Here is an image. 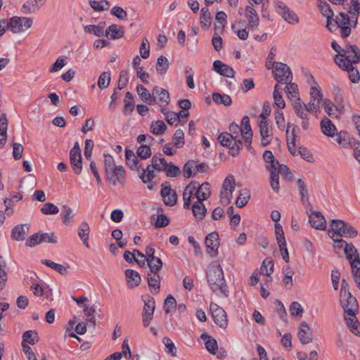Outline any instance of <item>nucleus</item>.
I'll list each match as a JSON object with an SVG mask.
<instances>
[{
  "mask_svg": "<svg viewBox=\"0 0 360 360\" xmlns=\"http://www.w3.org/2000/svg\"><path fill=\"white\" fill-rule=\"evenodd\" d=\"M335 135L337 136L336 141L340 147L345 148L349 146V140L347 131H340L339 133L337 132Z\"/></svg>",
  "mask_w": 360,
  "mask_h": 360,
  "instance_id": "59",
  "label": "nucleus"
},
{
  "mask_svg": "<svg viewBox=\"0 0 360 360\" xmlns=\"http://www.w3.org/2000/svg\"><path fill=\"white\" fill-rule=\"evenodd\" d=\"M220 144L229 148V154L236 156L243 147V142L240 139H236L233 134L227 132L220 134L217 138Z\"/></svg>",
  "mask_w": 360,
  "mask_h": 360,
  "instance_id": "7",
  "label": "nucleus"
},
{
  "mask_svg": "<svg viewBox=\"0 0 360 360\" xmlns=\"http://www.w3.org/2000/svg\"><path fill=\"white\" fill-rule=\"evenodd\" d=\"M283 273L284 275V278L283 280V283L285 285H289L290 286L292 285V276L294 274V271L290 266H285L283 268Z\"/></svg>",
  "mask_w": 360,
  "mask_h": 360,
  "instance_id": "61",
  "label": "nucleus"
},
{
  "mask_svg": "<svg viewBox=\"0 0 360 360\" xmlns=\"http://www.w3.org/2000/svg\"><path fill=\"white\" fill-rule=\"evenodd\" d=\"M39 341L38 333L34 330H27L22 334V342L34 345Z\"/></svg>",
  "mask_w": 360,
  "mask_h": 360,
  "instance_id": "49",
  "label": "nucleus"
},
{
  "mask_svg": "<svg viewBox=\"0 0 360 360\" xmlns=\"http://www.w3.org/2000/svg\"><path fill=\"white\" fill-rule=\"evenodd\" d=\"M321 131L327 136L333 137L337 134V128L328 118H324L320 123Z\"/></svg>",
  "mask_w": 360,
  "mask_h": 360,
  "instance_id": "30",
  "label": "nucleus"
},
{
  "mask_svg": "<svg viewBox=\"0 0 360 360\" xmlns=\"http://www.w3.org/2000/svg\"><path fill=\"white\" fill-rule=\"evenodd\" d=\"M235 187V177L233 174H229L224 180L220 191V201L223 205H228L231 202Z\"/></svg>",
  "mask_w": 360,
  "mask_h": 360,
  "instance_id": "8",
  "label": "nucleus"
},
{
  "mask_svg": "<svg viewBox=\"0 0 360 360\" xmlns=\"http://www.w3.org/2000/svg\"><path fill=\"white\" fill-rule=\"evenodd\" d=\"M127 284L130 288H134L139 285L141 282V276L139 274L132 269H127L125 271Z\"/></svg>",
  "mask_w": 360,
  "mask_h": 360,
  "instance_id": "33",
  "label": "nucleus"
},
{
  "mask_svg": "<svg viewBox=\"0 0 360 360\" xmlns=\"http://www.w3.org/2000/svg\"><path fill=\"white\" fill-rule=\"evenodd\" d=\"M240 132L242 138L244 140L245 146L248 150L252 149V130L250 124V119L248 116H244L242 118Z\"/></svg>",
  "mask_w": 360,
  "mask_h": 360,
  "instance_id": "17",
  "label": "nucleus"
},
{
  "mask_svg": "<svg viewBox=\"0 0 360 360\" xmlns=\"http://www.w3.org/2000/svg\"><path fill=\"white\" fill-rule=\"evenodd\" d=\"M344 252L350 264L353 261H360L359 253L352 243H345Z\"/></svg>",
  "mask_w": 360,
  "mask_h": 360,
  "instance_id": "35",
  "label": "nucleus"
},
{
  "mask_svg": "<svg viewBox=\"0 0 360 360\" xmlns=\"http://www.w3.org/2000/svg\"><path fill=\"white\" fill-rule=\"evenodd\" d=\"M151 163L153 165V168L159 171L165 170V167L167 164L165 159L161 157V155L160 156L154 155L153 157L152 158Z\"/></svg>",
  "mask_w": 360,
  "mask_h": 360,
  "instance_id": "56",
  "label": "nucleus"
},
{
  "mask_svg": "<svg viewBox=\"0 0 360 360\" xmlns=\"http://www.w3.org/2000/svg\"><path fill=\"white\" fill-rule=\"evenodd\" d=\"M136 91L140 96L141 99L148 103V105H151V101H152V93H149L148 91L146 89V87H144L141 84H139L136 86Z\"/></svg>",
  "mask_w": 360,
  "mask_h": 360,
  "instance_id": "51",
  "label": "nucleus"
},
{
  "mask_svg": "<svg viewBox=\"0 0 360 360\" xmlns=\"http://www.w3.org/2000/svg\"><path fill=\"white\" fill-rule=\"evenodd\" d=\"M125 157L127 164L131 169L137 170L139 169L140 165L138 158L132 150L130 149H126Z\"/></svg>",
  "mask_w": 360,
  "mask_h": 360,
  "instance_id": "38",
  "label": "nucleus"
},
{
  "mask_svg": "<svg viewBox=\"0 0 360 360\" xmlns=\"http://www.w3.org/2000/svg\"><path fill=\"white\" fill-rule=\"evenodd\" d=\"M201 338L205 340V347L207 351L212 354H216L218 349L216 340L205 333L202 334Z\"/></svg>",
  "mask_w": 360,
  "mask_h": 360,
  "instance_id": "44",
  "label": "nucleus"
},
{
  "mask_svg": "<svg viewBox=\"0 0 360 360\" xmlns=\"http://www.w3.org/2000/svg\"><path fill=\"white\" fill-rule=\"evenodd\" d=\"M70 160L75 174H79L82 169L81 150L78 142L74 143L73 148L70 151Z\"/></svg>",
  "mask_w": 360,
  "mask_h": 360,
  "instance_id": "18",
  "label": "nucleus"
},
{
  "mask_svg": "<svg viewBox=\"0 0 360 360\" xmlns=\"http://www.w3.org/2000/svg\"><path fill=\"white\" fill-rule=\"evenodd\" d=\"M195 191L197 200L205 201L209 198L211 195L210 183L204 182L198 186V183L195 182Z\"/></svg>",
  "mask_w": 360,
  "mask_h": 360,
  "instance_id": "26",
  "label": "nucleus"
},
{
  "mask_svg": "<svg viewBox=\"0 0 360 360\" xmlns=\"http://www.w3.org/2000/svg\"><path fill=\"white\" fill-rule=\"evenodd\" d=\"M263 158L266 162L269 163L270 165L269 167V170L273 169H277V165H278V162L275 159L272 152L271 150H266L264 151L263 154Z\"/></svg>",
  "mask_w": 360,
  "mask_h": 360,
  "instance_id": "58",
  "label": "nucleus"
},
{
  "mask_svg": "<svg viewBox=\"0 0 360 360\" xmlns=\"http://www.w3.org/2000/svg\"><path fill=\"white\" fill-rule=\"evenodd\" d=\"M104 34L109 39H118L123 37L124 31L121 26L113 24L104 31Z\"/></svg>",
  "mask_w": 360,
  "mask_h": 360,
  "instance_id": "29",
  "label": "nucleus"
},
{
  "mask_svg": "<svg viewBox=\"0 0 360 360\" xmlns=\"http://www.w3.org/2000/svg\"><path fill=\"white\" fill-rule=\"evenodd\" d=\"M320 12L327 18L326 27L330 32H335V25H333L332 18L333 12L329 4L325 1H320L318 5Z\"/></svg>",
  "mask_w": 360,
  "mask_h": 360,
  "instance_id": "23",
  "label": "nucleus"
},
{
  "mask_svg": "<svg viewBox=\"0 0 360 360\" xmlns=\"http://www.w3.org/2000/svg\"><path fill=\"white\" fill-rule=\"evenodd\" d=\"M169 61L165 56H160L157 60L156 70L160 75H164L169 68Z\"/></svg>",
  "mask_w": 360,
  "mask_h": 360,
  "instance_id": "53",
  "label": "nucleus"
},
{
  "mask_svg": "<svg viewBox=\"0 0 360 360\" xmlns=\"http://www.w3.org/2000/svg\"><path fill=\"white\" fill-rule=\"evenodd\" d=\"M212 100L217 104H223L225 106H229L232 103V99L230 96L227 94H221L217 92H214L212 95Z\"/></svg>",
  "mask_w": 360,
  "mask_h": 360,
  "instance_id": "46",
  "label": "nucleus"
},
{
  "mask_svg": "<svg viewBox=\"0 0 360 360\" xmlns=\"http://www.w3.org/2000/svg\"><path fill=\"white\" fill-rule=\"evenodd\" d=\"M340 302L345 313L344 319L347 326L353 334L360 336V331L358 329L359 322L356 317L358 311V302L356 297L352 294H349V295L341 297Z\"/></svg>",
  "mask_w": 360,
  "mask_h": 360,
  "instance_id": "2",
  "label": "nucleus"
},
{
  "mask_svg": "<svg viewBox=\"0 0 360 360\" xmlns=\"http://www.w3.org/2000/svg\"><path fill=\"white\" fill-rule=\"evenodd\" d=\"M330 228L328 233L330 232V235L334 234L335 237L338 236V237L353 238L357 235V231L342 220H332Z\"/></svg>",
  "mask_w": 360,
  "mask_h": 360,
  "instance_id": "4",
  "label": "nucleus"
},
{
  "mask_svg": "<svg viewBox=\"0 0 360 360\" xmlns=\"http://www.w3.org/2000/svg\"><path fill=\"white\" fill-rule=\"evenodd\" d=\"M259 127V134L261 136V144L262 146H267L273 139V129L270 126V122H258Z\"/></svg>",
  "mask_w": 360,
  "mask_h": 360,
  "instance_id": "20",
  "label": "nucleus"
},
{
  "mask_svg": "<svg viewBox=\"0 0 360 360\" xmlns=\"http://www.w3.org/2000/svg\"><path fill=\"white\" fill-rule=\"evenodd\" d=\"M146 261L148 263L150 272H158L162 269V262L159 257H152L146 258Z\"/></svg>",
  "mask_w": 360,
  "mask_h": 360,
  "instance_id": "52",
  "label": "nucleus"
},
{
  "mask_svg": "<svg viewBox=\"0 0 360 360\" xmlns=\"http://www.w3.org/2000/svg\"><path fill=\"white\" fill-rule=\"evenodd\" d=\"M285 84H287L285 86V92L287 94L288 98H290V99L294 98L295 101H297V99H300L299 97V91H298L297 85L291 82H289Z\"/></svg>",
  "mask_w": 360,
  "mask_h": 360,
  "instance_id": "47",
  "label": "nucleus"
},
{
  "mask_svg": "<svg viewBox=\"0 0 360 360\" xmlns=\"http://www.w3.org/2000/svg\"><path fill=\"white\" fill-rule=\"evenodd\" d=\"M342 53L336 55L335 63L340 68H352V65L360 61V50L356 46H346L342 50Z\"/></svg>",
  "mask_w": 360,
  "mask_h": 360,
  "instance_id": "3",
  "label": "nucleus"
},
{
  "mask_svg": "<svg viewBox=\"0 0 360 360\" xmlns=\"http://www.w3.org/2000/svg\"><path fill=\"white\" fill-rule=\"evenodd\" d=\"M205 246L207 252L211 257H215L219 246V238L217 232L209 233L205 238Z\"/></svg>",
  "mask_w": 360,
  "mask_h": 360,
  "instance_id": "21",
  "label": "nucleus"
},
{
  "mask_svg": "<svg viewBox=\"0 0 360 360\" xmlns=\"http://www.w3.org/2000/svg\"><path fill=\"white\" fill-rule=\"evenodd\" d=\"M276 11L289 24L295 25L299 22L297 15L282 1H276L274 4Z\"/></svg>",
  "mask_w": 360,
  "mask_h": 360,
  "instance_id": "13",
  "label": "nucleus"
},
{
  "mask_svg": "<svg viewBox=\"0 0 360 360\" xmlns=\"http://www.w3.org/2000/svg\"><path fill=\"white\" fill-rule=\"evenodd\" d=\"M281 89L279 88L278 84H276L273 93V97L275 105L279 108L283 109L285 107V102L281 94Z\"/></svg>",
  "mask_w": 360,
  "mask_h": 360,
  "instance_id": "50",
  "label": "nucleus"
},
{
  "mask_svg": "<svg viewBox=\"0 0 360 360\" xmlns=\"http://www.w3.org/2000/svg\"><path fill=\"white\" fill-rule=\"evenodd\" d=\"M174 145L176 148H181L184 144V133L183 130L179 129L175 131L173 135Z\"/></svg>",
  "mask_w": 360,
  "mask_h": 360,
  "instance_id": "63",
  "label": "nucleus"
},
{
  "mask_svg": "<svg viewBox=\"0 0 360 360\" xmlns=\"http://www.w3.org/2000/svg\"><path fill=\"white\" fill-rule=\"evenodd\" d=\"M110 82V74L108 72H102L98 79V86L100 89H106Z\"/></svg>",
  "mask_w": 360,
  "mask_h": 360,
  "instance_id": "60",
  "label": "nucleus"
},
{
  "mask_svg": "<svg viewBox=\"0 0 360 360\" xmlns=\"http://www.w3.org/2000/svg\"><path fill=\"white\" fill-rule=\"evenodd\" d=\"M160 195L162 200L167 206H174L177 202V195L175 191L172 190L168 182L162 184Z\"/></svg>",
  "mask_w": 360,
  "mask_h": 360,
  "instance_id": "19",
  "label": "nucleus"
},
{
  "mask_svg": "<svg viewBox=\"0 0 360 360\" xmlns=\"http://www.w3.org/2000/svg\"><path fill=\"white\" fill-rule=\"evenodd\" d=\"M246 18L250 27H257L259 25V17L256 11L251 6L245 7Z\"/></svg>",
  "mask_w": 360,
  "mask_h": 360,
  "instance_id": "34",
  "label": "nucleus"
},
{
  "mask_svg": "<svg viewBox=\"0 0 360 360\" xmlns=\"http://www.w3.org/2000/svg\"><path fill=\"white\" fill-rule=\"evenodd\" d=\"M270 186L274 192L278 193L280 190L278 172L277 169H273L270 170Z\"/></svg>",
  "mask_w": 360,
  "mask_h": 360,
  "instance_id": "55",
  "label": "nucleus"
},
{
  "mask_svg": "<svg viewBox=\"0 0 360 360\" xmlns=\"http://www.w3.org/2000/svg\"><path fill=\"white\" fill-rule=\"evenodd\" d=\"M293 110L298 118L300 120V125L304 130L309 128V113L315 112V110H311L309 105L301 101V99H297L293 102Z\"/></svg>",
  "mask_w": 360,
  "mask_h": 360,
  "instance_id": "5",
  "label": "nucleus"
},
{
  "mask_svg": "<svg viewBox=\"0 0 360 360\" xmlns=\"http://www.w3.org/2000/svg\"><path fill=\"white\" fill-rule=\"evenodd\" d=\"M274 271V262L271 259H264L260 267V274L268 277L266 281H270V276Z\"/></svg>",
  "mask_w": 360,
  "mask_h": 360,
  "instance_id": "48",
  "label": "nucleus"
},
{
  "mask_svg": "<svg viewBox=\"0 0 360 360\" xmlns=\"http://www.w3.org/2000/svg\"><path fill=\"white\" fill-rule=\"evenodd\" d=\"M60 216L65 225L69 226L73 222L75 214L69 206L65 205L62 207Z\"/></svg>",
  "mask_w": 360,
  "mask_h": 360,
  "instance_id": "41",
  "label": "nucleus"
},
{
  "mask_svg": "<svg viewBox=\"0 0 360 360\" xmlns=\"http://www.w3.org/2000/svg\"><path fill=\"white\" fill-rule=\"evenodd\" d=\"M309 221L315 229L323 231L326 229V220L319 212H312L309 215Z\"/></svg>",
  "mask_w": 360,
  "mask_h": 360,
  "instance_id": "22",
  "label": "nucleus"
},
{
  "mask_svg": "<svg viewBox=\"0 0 360 360\" xmlns=\"http://www.w3.org/2000/svg\"><path fill=\"white\" fill-rule=\"evenodd\" d=\"M210 309L214 323L221 328H226L228 326V319L226 311L218 304L211 302Z\"/></svg>",
  "mask_w": 360,
  "mask_h": 360,
  "instance_id": "15",
  "label": "nucleus"
},
{
  "mask_svg": "<svg viewBox=\"0 0 360 360\" xmlns=\"http://www.w3.org/2000/svg\"><path fill=\"white\" fill-rule=\"evenodd\" d=\"M148 284L153 293L159 292L160 287V278L158 272H150L148 274Z\"/></svg>",
  "mask_w": 360,
  "mask_h": 360,
  "instance_id": "32",
  "label": "nucleus"
},
{
  "mask_svg": "<svg viewBox=\"0 0 360 360\" xmlns=\"http://www.w3.org/2000/svg\"><path fill=\"white\" fill-rule=\"evenodd\" d=\"M195 182H191L187 185L183 192L184 207L188 209L193 199L195 198Z\"/></svg>",
  "mask_w": 360,
  "mask_h": 360,
  "instance_id": "28",
  "label": "nucleus"
},
{
  "mask_svg": "<svg viewBox=\"0 0 360 360\" xmlns=\"http://www.w3.org/2000/svg\"><path fill=\"white\" fill-rule=\"evenodd\" d=\"M333 25H335V31L338 29L340 30V36L345 38L351 34L350 20L348 15L345 13H340L336 15L335 19L332 18Z\"/></svg>",
  "mask_w": 360,
  "mask_h": 360,
  "instance_id": "12",
  "label": "nucleus"
},
{
  "mask_svg": "<svg viewBox=\"0 0 360 360\" xmlns=\"http://www.w3.org/2000/svg\"><path fill=\"white\" fill-rule=\"evenodd\" d=\"M167 125L163 121H153L150 126V131L154 135H161L167 130Z\"/></svg>",
  "mask_w": 360,
  "mask_h": 360,
  "instance_id": "43",
  "label": "nucleus"
},
{
  "mask_svg": "<svg viewBox=\"0 0 360 360\" xmlns=\"http://www.w3.org/2000/svg\"><path fill=\"white\" fill-rule=\"evenodd\" d=\"M349 12L355 15L353 26L355 27L357 23V15L360 14V0H351Z\"/></svg>",
  "mask_w": 360,
  "mask_h": 360,
  "instance_id": "64",
  "label": "nucleus"
},
{
  "mask_svg": "<svg viewBox=\"0 0 360 360\" xmlns=\"http://www.w3.org/2000/svg\"><path fill=\"white\" fill-rule=\"evenodd\" d=\"M41 264L51 268L52 269L56 271L62 275H65L68 273V269L69 268V265L66 264L65 266L56 263L49 259H41Z\"/></svg>",
  "mask_w": 360,
  "mask_h": 360,
  "instance_id": "40",
  "label": "nucleus"
},
{
  "mask_svg": "<svg viewBox=\"0 0 360 360\" xmlns=\"http://www.w3.org/2000/svg\"><path fill=\"white\" fill-rule=\"evenodd\" d=\"M350 266L354 282L360 290V261H353Z\"/></svg>",
  "mask_w": 360,
  "mask_h": 360,
  "instance_id": "54",
  "label": "nucleus"
},
{
  "mask_svg": "<svg viewBox=\"0 0 360 360\" xmlns=\"http://www.w3.org/2000/svg\"><path fill=\"white\" fill-rule=\"evenodd\" d=\"M105 22L98 25H88L84 27L86 33L92 34L96 37H101L104 34Z\"/></svg>",
  "mask_w": 360,
  "mask_h": 360,
  "instance_id": "39",
  "label": "nucleus"
},
{
  "mask_svg": "<svg viewBox=\"0 0 360 360\" xmlns=\"http://www.w3.org/2000/svg\"><path fill=\"white\" fill-rule=\"evenodd\" d=\"M250 198V192L247 188L241 189L239 191V195L236 199V205L238 207H243L245 206Z\"/></svg>",
  "mask_w": 360,
  "mask_h": 360,
  "instance_id": "42",
  "label": "nucleus"
},
{
  "mask_svg": "<svg viewBox=\"0 0 360 360\" xmlns=\"http://www.w3.org/2000/svg\"><path fill=\"white\" fill-rule=\"evenodd\" d=\"M207 278L213 292L217 295L228 297L229 290L225 282L224 271L217 261L212 262L210 264L207 273Z\"/></svg>",
  "mask_w": 360,
  "mask_h": 360,
  "instance_id": "1",
  "label": "nucleus"
},
{
  "mask_svg": "<svg viewBox=\"0 0 360 360\" xmlns=\"http://www.w3.org/2000/svg\"><path fill=\"white\" fill-rule=\"evenodd\" d=\"M191 209L193 215L200 219L204 217L207 212V209L202 201L197 200V202L192 205Z\"/></svg>",
  "mask_w": 360,
  "mask_h": 360,
  "instance_id": "45",
  "label": "nucleus"
},
{
  "mask_svg": "<svg viewBox=\"0 0 360 360\" xmlns=\"http://www.w3.org/2000/svg\"><path fill=\"white\" fill-rule=\"evenodd\" d=\"M169 102L170 96L167 89L158 86L153 87L151 105L157 104L159 106H167Z\"/></svg>",
  "mask_w": 360,
  "mask_h": 360,
  "instance_id": "14",
  "label": "nucleus"
},
{
  "mask_svg": "<svg viewBox=\"0 0 360 360\" xmlns=\"http://www.w3.org/2000/svg\"><path fill=\"white\" fill-rule=\"evenodd\" d=\"M144 306L142 311V323L145 328H147L153 318V314L155 309V302L153 297L146 295L141 297Z\"/></svg>",
  "mask_w": 360,
  "mask_h": 360,
  "instance_id": "9",
  "label": "nucleus"
},
{
  "mask_svg": "<svg viewBox=\"0 0 360 360\" xmlns=\"http://www.w3.org/2000/svg\"><path fill=\"white\" fill-rule=\"evenodd\" d=\"M154 169H155L153 168V165H148L146 169H143L139 177L143 183L150 181L155 177Z\"/></svg>",
  "mask_w": 360,
  "mask_h": 360,
  "instance_id": "57",
  "label": "nucleus"
},
{
  "mask_svg": "<svg viewBox=\"0 0 360 360\" xmlns=\"http://www.w3.org/2000/svg\"><path fill=\"white\" fill-rule=\"evenodd\" d=\"M30 231L28 224H18L15 226L11 230V237L13 240H23Z\"/></svg>",
  "mask_w": 360,
  "mask_h": 360,
  "instance_id": "24",
  "label": "nucleus"
},
{
  "mask_svg": "<svg viewBox=\"0 0 360 360\" xmlns=\"http://www.w3.org/2000/svg\"><path fill=\"white\" fill-rule=\"evenodd\" d=\"M297 184L299 190V194L300 195V200L304 205L309 203V192L307 187V184L302 179H298Z\"/></svg>",
  "mask_w": 360,
  "mask_h": 360,
  "instance_id": "36",
  "label": "nucleus"
},
{
  "mask_svg": "<svg viewBox=\"0 0 360 360\" xmlns=\"http://www.w3.org/2000/svg\"><path fill=\"white\" fill-rule=\"evenodd\" d=\"M274 75L278 82L288 83L292 82V74L290 68L283 63H276Z\"/></svg>",
  "mask_w": 360,
  "mask_h": 360,
  "instance_id": "16",
  "label": "nucleus"
},
{
  "mask_svg": "<svg viewBox=\"0 0 360 360\" xmlns=\"http://www.w3.org/2000/svg\"><path fill=\"white\" fill-rule=\"evenodd\" d=\"M297 336L302 344H308L312 341V333L309 326L306 322H302L300 325Z\"/></svg>",
  "mask_w": 360,
  "mask_h": 360,
  "instance_id": "25",
  "label": "nucleus"
},
{
  "mask_svg": "<svg viewBox=\"0 0 360 360\" xmlns=\"http://www.w3.org/2000/svg\"><path fill=\"white\" fill-rule=\"evenodd\" d=\"M308 83L311 86L309 90L310 101L308 105H309L311 110H315V112H316L319 108L320 104H322L323 101V96L318 83L311 75H309L308 76Z\"/></svg>",
  "mask_w": 360,
  "mask_h": 360,
  "instance_id": "6",
  "label": "nucleus"
},
{
  "mask_svg": "<svg viewBox=\"0 0 360 360\" xmlns=\"http://www.w3.org/2000/svg\"><path fill=\"white\" fill-rule=\"evenodd\" d=\"M90 228L86 221H82L78 228L77 234L84 245L89 248V238Z\"/></svg>",
  "mask_w": 360,
  "mask_h": 360,
  "instance_id": "31",
  "label": "nucleus"
},
{
  "mask_svg": "<svg viewBox=\"0 0 360 360\" xmlns=\"http://www.w3.org/2000/svg\"><path fill=\"white\" fill-rule=\"evenodd\" d=\"M8 30L13 33H20L30 29L33 24L31 18L13 16L8 20Z\"/></svg>",
  "mask_w": 360,
  "mask_h": 360,
  "instance_id": "10",
  "label": "nucleus"
},
{
  "mask_svg": "<svg viewBox=\"0 0 360 360\" xmlns=\"http://www.w3.org/2000/svg\"><path fill=\"white\" fill-rule=\"evenodd\" d=\"M322 107L325 112L332 118H338V109L334 105L333 102L329 99H324L322 102Z\"/></svg>",
  "mask_w": 360,
  "mask_h": 360,
  "instance_id": "37",
  "label": "nucleus"
},
{
  "mask_svg": "<svg viewBox=\"0 0 360 360\" xmlns=\"http://www.w3.org/2000/svg\"><path fill=\"white\" fill-rule=\"evenodd\" d=\"M195 162L193 160L188 161L183 167L184 176L186 178L191 177L195 174Z\"/></svg>",
  "mask_w": 360,
  "mask_h": 360,
  "instance_id": "62",
  "label": "nucleus"
},
{
  "mask_svg": "<svg viewBox=\"0 0 360 360\" xmlns=\"http://www.w3.org/2000/svg\"><path fill=\"white\" fill-rule=\"evenodd\" d=\"M105 179L112 186L123 185L125 181L126 172L122 165L112 167L105 172Z\"/></svg>",
  "mask_w": 360,
  "mask_h": 360,
  "instance_id": "11",
  "label": "nucleus"
},
{
  "mask_svg": "<svg viewBox=\"0 0 360 360\" xmlns=\"http://www.w3.org/2000/svg\"><path fill=\"white\" fill-rule=\"evenodd\" d=\"M213 70L220 75L232 78L234 77L235 72L229 65L217 60L213 63Z\"/></svg>",
  "mask_w": 360,
  "mask_h": 360,
  "instance_id": "27",
  "label": "nucleus"
}]
</instances>
